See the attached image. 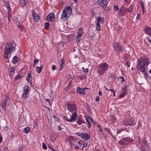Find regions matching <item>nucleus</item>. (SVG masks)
<instances>
[{
  "label": "nucleus",
  "mask_w": 151,
  "mask_h": 151,
  "mask_svg": "<svg viewBox=\"0 0 151 151\" xmlns=\"http://www.w3.org/2000/svg\"><path fill=\"white\" fill-rule=\"evenodd\" d=\"M150 62L149 58L142 57L139 58L137 61L136 68L138 71L143 73L146 77L148 76L147 70L148 69V66Z\"/></svg>",
  "instance_id": "f257e3e1"
},
{
  "label": "nucleus",
  "mask_w": 151,
  "mask_h": 151,
  "mask_svg": "<svg viewBox=\"0 0 151 151\" xmlns=\"http://www.w3.org/2000/svg\"><path fill=\"white\" fill-rule=\"evenodd\" d=\"M16 46V44L13 42H11L6 45L4 49L6 58H8L9 57H10V55L9 56V54L11 53V51L13 52L15 50Z\"/></svg>",
  "instance_id": "f03ea898"
},
{
  "label": "nucleus",
  "mask_w": 151,
  "mask_h": 151,
  "mask_svg": "<svg viewBox=\"0 0 151 151\" xmlns=\"http://www.w3.org/2000/svg\"><path fill=\"white\" fill-rule=\"evenodd\" d=\"M71 12V8L68 6L65 7L63 10L60 20L65 22L67 21L69 18Z\"/></svg>",
  "instance_id": "7ed1b4c3"
},
{
  "label": "nucleus",
  "mask_w": 151,
  "mask_h": 151,
  "mask_svg": "<svg viewBox=\"0 0 151 151\" xmlns=\"http://www.w3.org/2000/svg\"><path fill=\"white\" fill-rule=\"evenodd\" d=\"M133 139L129 137H127L122 139L118 142L119 144L123 148L126 147L127 145L129 143L132 142Z\"/></svg>",
  "instance_id": "20e7f679"
},
{
  "label": "nucleus",
  "mask_w": 151,
  "mask_h": 151,
  "mask_svg": "<svg viewBox=\"0 0 151 151\" xmlns=\"http://www.w3.org/2000/svg\"><path fill=\"white\" fill-rule=\"evenodd\" d=\"M108 68V65L105 63H101L99 65L98 72L100 75H102Z\"/></svg>",
  "instance_id": "39448f33"
},
{
  "label": "nucleus",
  "mask_w": 151,
  "mask_h": 151,
  "mask_svg": "<svg viewBox=\"0 0 151 151\" xmlns=\"http://www.w3.org/2000/svg\"><path fill=\"white\" fill-rule=\"evenodd\" d=\"M133 6L130 5L129 7V8H127L124 6H122L119 10V12H118V14L121 16L124 15V14L126 12H132Z\"/></svg>",
  "instance_id": "423d86ee"
},
{
  "label": "nucleus",
  "mask_w": 151,
  "mask_h": 151,
  "mask_svg": "<svg viewBox=\"0 0 151 151\" xmlns=\"http://www.w3.org/2000/svg\"><path fill=\"white\" fill-rule=\"evenodd\" d=\"M75 134L81 137L83 139L88 140L90 139L89 134L86 132L83 133L78 132L75 133Z\"/></svg>",
  "instance_id": "0eeeda50"
},
{
  "label": "nucleus",
  "mask_w": 151,
  "mask_h": 151,
  "mask_svg": "<svg viewBox=\"0 0 151 151\" xmlns=\"http://www.w3.org/2000/svg\"><path fill=\"white\" fill-rule=\"evenodd\" d=\"M135 123L134 118L132 117L129 120L126 119L123 122V124L125 126L128 125H133Z\"/></svg>",
  "instance_id": "6e6552de"
},
{
  "label": "nucleus",
  "mask_w": 151,
  "mask_h": 151,
  "mask_svg": "<svg viewBox=\"0 0 151 151\" xmlns=\"http://www.w3.org/2000/svg\"><path fill=\"white\" fill-rule=\"evenodd\" d=\"M77 114L76 111L73 112L72 114V115L70 116V118L68 119L67 117L64 116V118L68 122H73L76 120V118L77 117Z\"/></svg>",
  "instance_id": "1a4fd4ad"
},
{
  "label": "nucleus",
  "mask_w": 151,
  "mask_h": 151,
  "mask_svg": "<svg viewBox=\"0 0 151 151\" xmlns=\"http://www.w3.org/2000/svg\"><path fill=\"white\" fill-rule=\"evenodd\" d=\"M83 34V31L82 28L79 29L77 32L78 35L76 37V41L77 43H78L81 39V36Z\"/></svg>",
  "instance_id": "9d476101"
},
{
  "label": "nucleus",
  "mask_w": 151,
  "mask_h": 151,
  "mask_svg": "<svg viewBox=\"0 0 151 151\" xmlns=\"http://www.w3.org/2000/svg\"><path fill=\"white\" fill-rule=\"evenodd\" d=\"M67 108L69 111L73 112L77 110V108L74 104H69L67 105Z\"/></svg>",
  "instance_id": "9b49d317"
},
{
  "label": "nucleus",
  "mask_w": 151,
  "mask_h": 151,
  "mask_svg": "<svg viewBox=\"0 0 151 151\" xmlns=\"http://www.w3.org/2000/svg\"><path fill=\"white\" fill-rule=\"evenodd\" d=\"M32 14L33 20L35 22H38L39 19V17L38 15L33 10L32 11Z\"/></svg>",
  "instance_id": "f8f14e48"
},
{
  "label": "nucleus",
  "mask_w": 151,
  "mask_h": 151,
  "mask_svg": "<svg viewBox=\"0 0 151 151\" xmlns=\"http://www.w3.org/2000/svg\"><path fill=\"white\" fill-rule=\"evenodd\" d=\"M113 47L115 51H119L121 50L122 47L120 45L117 43L115 42L113 45Z\"/></svg>",
  "instance_id": "ddd939ff"
},
{
  "label": "nucleus",
  "mask_w": 151,
  "mask_h": 151,
  "mask_svg": "<svg viewBox=\"0 0 151 151\" xmlns=\"http://www.w3.org/2000/svg\"><path fill=\"white\" fill-rule=\"evenodd\" d=\"M55 17V15L53 13L49 14L46 17V20L48 22H51L53 20Z\"/></svg>",
  "instance_id": "4468645a"
},
{
  "label": "nucleus",
  "mask_w": 151,
  "mask_h": 151,
  "mask_svg": "<svg viewBox=\"0 0 151 151\" xmlns=\"http://www.w3.org/2000/svg\"><path fill=\"white\" fill-rule=\"evenodd\" d=\"M145 32L149 35H151V28L148 26L145 27Z\"/></svg>",
  "instance_id": "2eb2a0df"
},
{
  "label": "nucleus",
  "mask_w": 151,
  "mask_h": 151,
  "mask_svg": "<svg viewBox=\"0 0 151 151\" xmlns=\"http://www.w3.org/2000/svg\"><path fill=\"white\" fill-rule=\"evenodd\" d=\"M87 89V88H86L85 89H82L78 88L76 91L77 92L79 93L82 94H85V90Z\"/></svg>",
  "instance_id": "dca6fc26"
},
{
  "label": "nucleus",
  "mask_w": 151,
  "mask_h": 151,
  "mask_svg": "<svg viewBox=\"0 0 151 151\" xmlns=\"http://www.w3.org/2000/svg\"><path fill=\"white\" fill-rule=\"evenodd\" d=\"M26 79L27 81H29L30 85L32 84V76L31 74H28L26 76Z\"/></svg>",
  "instance_id": "f3484780"
},
{
  "label": "nucleus",
  "mask_w": 151,
  "mask_h": 151,
  "mask_svg": "<svg viewBox=\"0 0 151 151\" xmlns=\"http://www.w3.org/2000/svg\"><path fill=\"white\" fill-rule=\"evenodd\" d=\"M108 3V1L106 0H102L101 2L100 5L104 9V7L106 6Z\"/></svg>",
  "instance_id": "a211bd4d"
},
{
  "label": "nucleus",
  "mask_w": 151,
  "mask_h": 151,
  "mask_svg": "<svg viewBox=\"0 0 151 151\" xmlns=\"http://www.w3.org/2000/svg\"><path fill=\"white\" fill-rule=\"evenodd\" d=\"M149 147L148 144L142 146H141L142 149L143 151H149Z\"/></svg>",
  "instance_id": "6ab92c4d"
},
{
  "label": "nucleus",
  "mask_w": 151,
  "mask_h": 151,
  "mask_svg": "<svg viewBox=\"0 0 151 151\" xmlns=\"http://www.w3.org/2000/svg\"><path fill=\"white\" fill-rule=\"evenodd\" d=\"M30 90V87L28 86H25L23 88L24 93H28Z\"/></svg>",
  "instance_id": "aec40b11"
},
{
  "label": "nucleus",
  "mask_w": 151,
  "mask_h": 151,
  "mask_svg": "<svg viewBox=\"0 0 151 151\" xmlns=\"http://www.w3.org/2000/svg\"><path fill=\"white\" fill-rule=\"evenodd\" d=\"M59 62L60 63V68L59 69V70H61L63 69L64 65V60L63 59H62Z\"/></svg>",
  "instance_id": "412c9836"
},
{
  "label": "nucleus",
  "mask_w": 151,
  "mask_h": 151,
  "mask_svg": "<svg viewBox=\"0 0 151 151\" xmlns=\"http://www.w3.org/2000/svg\"><path fill=\"white\" fill-rule=\"evenodd\" d=\"M26 3L25 1L24 0H20L19 5L22 7L26 5Z\"/></svg>",
  "instance_id": "4be33fe9"
},
{
  "label": "nucleus",
  "mask_w": 151,
  "mask_h": 151,
  "mask_svg": "<svg viewBox=\"0 0 151 151\" xmlns=\"http://www.w3.org/2000/svg\"><path fill=\"white\" fill-rule=\"evenodd\" d=\"M97 22L99 23H101L103 24L104 23V19L102 17H98L97 18Z\"/></svg>",
  "instance_id": "5701e85b"
},
{
  "label": "nucleus",
  "mask_w": 151,
  "mask_h": 151,
  "mask_svg": "<svg viewBox=\"0 0 151 151\" xmlns=\"http://www.w3.org/2000/svg\"><path fill=\"white\" fill-rule=\"evenodd\" d=\"M15 69L12 68H10L9 69V75L11 76L14 73Z\"/></svg>",
  "instance_id": "b1692460"
},
{
  "label": "nucleus",
  "mask_w": 151,
  "mask_h": 151,
  "mask_svg": "<svg viewBox=\"0 0 151 151\" xmlns=\"http://www.w3.org/2000/svg\"><path fill=\"white\" fill-rule=\"evenodd\" d=\"M13 59L12 61L14 64L16 63L19 60V59L16 56H14Z\"/></svg>",
  "instance_id": "393cba45"
},
{
  "label": "nucleus",
  "mask_w": 151,
  "mask_h": 151,
  "mask_svg": "<svg viewBox=\"0 0 151 151\" xmlns=\"http://www.w3.org/2000/svg\"><path fill=\"white\" fill-rule=\"evenodd\" d=\"M42 68L43 66L42 65H41L40 67H37L36 69L37 72L38 73H40Z\"/></svg>",
  "instance_id": "a878e982"
},
{
  "label": "nucleus",
  "mask_w": 151,
  "mask_h": 151,
  "mask_svg": "<svg viewBox=\"0 0 151 151\" xmlns=\"http://www.w3.org/2000/svg\"><path fill=\"white\" fill-rule=\"evenodd\" d=\"M141 6L142 10V11L143 13H144L145 12V7L144 3L142 1L141 2Z\"/></svg>",
  "instance_id": "bb28decb"
},
{
  "label": "nucleus",
  "mask_w": 151,
  "mask_h": 151,
  "mask_svg": "<svg viewBox=\"0 0 151 151\" xmlns=\"http://www.w3.org/2000/svg\"><path fill=\"white\" fill-rule=\"evenodd\" d=\"M123 92L126 93L127 91V86H125L122 89Z\"/></svg>",
  "instance_id": "cd10ccee"
},
{
  "label": "nucleus",
  "mask_w": 151,
  "mask_h": 151,
  "mask_svg": "<svg viewBox=\"0 0 151 151\" xmlns=\"http://www.w3.org/2000/svg\"><path fill=\"white\" fill-rule=\"evenodd\" d=\"M29 127H27L24 129V132L25 133H28L29 131Z\"/></svg>",
  "instance_id": "c85d7f7f"
},
{
  "label": "nucleus",
  "mask_w": 151,
  "mask_h": 151,
  "mask_svg": "<svg viewBox=\"0 0 151 151\" xmlns=\"http://www.w3.org/2000/svg\"><path fill=\"white\" fill-rule=\"evenodd\" d=\"M147 141L145 139H143L142 140V146L148 144L147 143Z\"/></svg>",
  "instance_id": "c756f323"
},
{
  "label": "nucleus",
  "mask_w": 151,
  "mask_h": 151,
  "mask_svg": "<svg viewBox=\"0 0 151 151\" xmlns=\"http://www.w3.org/2000/svg\"><path fill=\"white\" fill-rule=\"evenodd\" d=\"M16 25H17L19 28V30L21 31H23V27L20 25L19 23H17Z\"/></svg>",
  "instance_id": "7c9ffc66"
},
{
  "label": "nucleus",
  "mask_w": 151,
  "mask_h": 151,
  "mask_svg": "<svg viewBox=\"0 0 151 151\" xmlns=\"http://www.w3.org/2000/svg\"><path fill=\"white\" fill-rule=\"evenodd\" d=\"M28 93H23L22 96L24 99H26L28 97Z\"/></svg>",
  "instance_id": "2f4dec72"
},
{
  "label": "nucleus",
  "mask_w": 151,
  "mask_h": 151,
  "mask_svg": "<svg viewBox=\"0 0 151 151\" xmlns=\"http://www.w3.org/2000/svg\"><path fill=\"white\" fill-rule=\"evenodd\" d=\"M100 29V27L99 26V23L98 22L96 23V29L98 31H99Z\"/></svg>",
  "instance_id": "473e14b6"
},
{
  "label": "nucleus",
  "mask_w": 151,
  "mask_h": 151,
  "mask_svg": "<svg viewBox=\"0 0 151 151\" xmlns=\"http://www.w3.org/2000/svg\"><path fill=\"white\" fill-rule=\"evenodd\" d=\"M6 104V101H4L1 104V106H2V107L3 108V109L4 110H5L6 109V108L5 107Z\"/></svg>",
  "instance_id": "72a5a7b5"
},
{
  "label": "nucleus",
  "mask_w": 151,
  "mask_h": 151,
  "mask_svg": "<svg viewBox=\"0 0 151 151\" xmlns=\"http://www.w3.org/2000/svg\"><path fill=\"white\" fill-rule=\"evenodd\" d=\"M84 122V121L82 119H79L77 122V123L79 125H80L81 123Z\"/></svg>",
  "instance_id": "f704fd0d"
},
{
  "label": "nucleus",
  "mask_w": 151,
  "mask_h": 151,
  "mask_svg": "<svg viewBox=\"0 0 151 151\" xmlns=\"http://www.w3.org/2000/svg\"><path fill=\"white\" fill-rule=\"evenodd\" d=\"M111 120L112 122H115L116 120V119L115 118V116H111Z\"/></svg>",
  "instance_id": "c9c22d12"
},
{
  "label": "nucleus",
  "mask_w": 151,
  "mask_h": 151,
  "mask_svg": "<svg viewBox=\"0 0 151 151\" xmlns=\"http://www.w3.org/2000/svg\"><path fill=\"white\" fill-rule=\"evenodd\" d=\"M50 26V23L49 22H46L45 24V28L46 29H48Z\"/></svg>",
  "instance_id": "e433bc0d"
},
{
  "label": "nucleus",
  "mask_w": 151,
  "mask_h": 151,
  "mask_svg": "<svg viewBox=\"0 0 151 151\" xmlns=\"http://www.w3.org/2000/svg\"><path fill=\"white\" fill-rule=\"evenodd\" d=\"M22 76L20 75H17L16 76L15 79L16 80H17L19 79H20L22 78Z\"/></svg>",
  "instance_id": "4c0bfd02"
},
{
  "label": "nucleus",
  "mask_w": 151,
  "mask_h": 151,
  "mask_svg": "<svg viewBox=\"0 0 151 151\" xmlns=\"http://www.w3.org/2000/svg\"><path fill=\"white\" fill-rule=\"evenodd\" d=\"M73 145L74 146V147L76 149L78 150L79 148V146H77L76 145H74L73 144H71V147H73Z\"/></svg>",
  "instance_id": "58836bf2"
},
{
  "label": "nucleus",
  "mask_w": 151,
  "mask_h": 151,
  "mask_svg": "<svg viewBox=\"0 0 151 151\" xmlns=\"http://www.w3.org/2000/svg\"><path fill=\"white\" fill-rule=\"evenodd\" d=\"M7 8L8 9V13L10 14L11 12V9L9 5L7 6Z\"/></svg>",
  "instance_id": "ea45409f"
},
{
  "label": "nucleus",
  "mask_w": 151,
  "mask_h": 151,
  "mask_svg": "<svg viewBox=\"0 0 151 151\" xmlns=\"http://www.w3.org/2000/svg\"><path fill=\"white\" fill-rule=\"evenodd\" d=\"M126 93H124L123 92L119 96V97L120 98H123L124 97L125 95L126 94Z\"/></svg>",
  "instance_id": "a19ab883"
},
{
  "label": "nucleus",
  "mask_w": 151,
  "mask_h": 151,
  "mask_svg": "<svg viewBox=\"0 0 151 151\" xmlns=\"http://www.w3.org/2000/svg\"><path fill=\"white\" fill-rule=\"evenodd\" d=\"M88 118L90 120L91 122H92L93 124H94V123L95 122H94V120L92 119V118L91 117H89Z\"/></svg>",
  "instance_id": "79ce46f5"
},
{
  "label": "nucleus",
  "mask_w": 151,
  "mask_h": 151,
  "mask_svg": "<svg viewBox=\"0 0 151 151\" xmlns=\"http://www.w3.org/2000/svg\"><path fill=\"white\" fill-rule=\"evenodd\" d=\"M42 148L44 150H46L47 148V146L44 143H42Z\"/></svg>",
  "instance_id": "37998d69"
},
{
  "label": "nucleus",
  "mask_w": 151,
  "mask_h": 151,
  "mask_svg": "<svg viewBox=\"0 0 151 151\" xmlns=\"http://www.w3.org/2000/svg\"><path fill=\"white\" fill-rule=\"evenodd\" d=\"M11 18V15L10 14L8 13L7 18H8V20L9 21L10 20Z\"/></svg>",
  "instance_id": "c03bdc74"
},
{
  "label": "nucleus",
  "mask_w": 151,
  "mask_h": 151,
  "mask_svg": "<svg viewBox=\"0 0 151 151\" xmlns=\"http://www.w3.org/2000/svg\"><path fill=\"white\" fill-rule=\"evenodd\" d=\"M136 138L137 139L139 143V144H140L141 142V138L140 137L137 136Z\"/></svg>",
  "instance_id": "a18cd8bd"
},
{
  "label": "nucleus",
  "mask_w": 151,
  "mask_h": 151,
  "mask_svg": "<svg viewBox=\"0 0 151 151\" xmlns=\"http://www.w3.org/2000/svg\"><path fill=\"white\" fill-rule=\"evenodd\" d=\"M86 121L88 124V127H91V124L89 121L88 119H86Z\"/></svg>",
  "instance_id": "49530a36"
},
{
  "label": "nucleus",
  "mask_w": 151,
  "mask_h": 151,
  "mask_svg": "<svg viewBox=\"0 0 151 151\" xmlns=\"http://www.w3.org/2000/svg\"><path fill=\"white\" fill-rule=\"evenodd\" d=\"M109 9V7L108 6H106L105 8H104V9L105 11H107Z\"/></svg>",
  "instance_id": "de8ad7c7"
},
{
  "label": "nucleus",
  "mask_w": 151,
  "mask_h": 151,
  "mask_svg": "<svg viewBox=\"0 0 151 151\" xmlns=\"http://www.w3.org/2000/svg\"><path fill=\"white\" fill-rule=\"evenodd\" d=\"M114 9L116 10H118L119 9V7L116 5H115L114 6Z\"/></svg>",
  "instance_id": "09e8293b"
},
{
  "label": "nucleus",
  "mask_w": 151,
  "mask_h": 151,
  "mask_svg": "<svg viewBox=\"0 0 151 151\" xmlns=\"http://www.w3.org/2000/svg\"><path fill=\"white\" fill-rule=\"evenodd\" d=\"M105 129H106V131L109 133H110V134L112 136V134H111V132H110V131L109 130V129H106V128H105Z\"/></svg>",
  "instance_id": "8fccbe9b"
},
{
  "label": "nucleus",
  "mask_w": 151,
  "mask_h": 151,
  "mask_svg": "<svg viewBox=\"0 0 151 151\" xmlns=\"http://www.w3.org/2000/svg\"><path fill=\"white\" fill-rule=\"evenodd\" d=\"M126 65L129 67L130 65V63L129 61H127L126 63Z\"/></svg>",
  "instance_id": "3c124183"
},
{
  "label": "nucleus",
  "mask_w": 151,
  "mask_h": 151,
  "mask_svg": "<svg viewBox=\"0 0 151 151\" xmlns=\"http://www.w3.org/2000/svg\"><path fill=\"white\" fill-rule=\"evenodd\" d=\"M52 70H55L56 69V66L55 65H52Z\"/></svg>",
  "instance_id": "603ef678"
},
{
  "label": "nucleus",
  "mask_w": 151,
  "mask_h": 151,
  "mask_svg": "<svg viewBox=\"0 0 151 151\" xmlns=\"http://www.w3.org/2000/svg\"><path fill=\"white\" fill-rule=\"evenodd\" d=\"M94 125L95 126L96 125L99 128L101 127L100 126L99 124H97L96 123H94Z\"/></svg>",
  "instance_id": "864d4df0"
},
{
  "label": "nucleus",
  "mask_w": 151,
  "mask_h": 151,
  "mask_svg": "<svg viewBox=\"0 0 151 151\" xmlns=\"http://www.w3.org/2000/svg\"><path fill=\"white\" fill-rule=\"evenodd\" d=\"M100 100V98L99 96H97L95 100L96 102L99 101Z\"/></svg>",
  "instance_id": "5fc2aeb1"
},
{
  "label": "nucleus",
  "mask_w": 151,
  "mask_h": 151,
  "mask_svg": "<svg viewBox=\"0 0 151 151\" xmlns=\"http://www.w3.org/2000/svg\"><path fill=\"white\" fill-rule=\"evenodd\" d=\"M122 130V129H117V134H119L121 132Z\"/></svg>",
  "instance_id": "6e6d98bb"
},
{
  "label": "nucleus",
  "mask_w": 151,
  "mask_h": 151,
  "mask_svg": "<svg viewBox=\"0 0 151 151\" xmlns=\"http://www.w3.org/2000/svg\"><path fill=\"white\" fill-rule=\"evenodd\" d=\"M39 60L38 59H36L34 60V63L35 64L36 63H38L39 62Z\"/></svg>",
  "instance_id": "4d7b16f0"
},
{
  "label": "nucleus",
  "mask_w": 151,
  "mask_h": 151,
  "mask_svg": "<svg viewBox=\"0 0 151 151\" xmlns=\"http://www.w3.org/2000/svg\"><path fill=\"white\" fill-rule=\"evenodd\" d=\"M3 150L4 151H8L7 148L6 147H4Z\"/></svg>",
  "instance_id": "13d9d810"
},
{
  "label": "nucleus",
  "mask_w": 151,
  "mask_h": 151,
  "mask_svg": "<svg viewBox=\"0 0 151 151\" xmlns=\"http://www.w3.org/2000/svg\"><path fill=\"white\" fill-rule=\"evenodd\" d=\"M83 147H87V143H84L83 145Z\"/></svg>",
  "instance_id": "bf43d9fd"
},
{
  "label": "nucleus",
  "mask_w": 151,
  "mask_h": 151,
  "mask_svg": "<svg viewBox=\"0 0 151 151\" xmlns=\"http://www.w3.org/2000/svg\"><path fill=\"white\" fill-rule=\"evenodd\" d=\"M88 69L87 68H86L85 69V70H83V71L84 72H88Z\"/></svg>",
  "instance_id": "052dcab7"
},
{
  "label": "nucleus",
  "mask_w": 151,
  "mask_h": 151,
  "mask_svg": "<svg viewBox=\"0 0 151 151\" xmlns=\"http://www.w3.org/2000/svg\"><path fill=\"white\" fill-rule=\"evenodd\" d=\"M146 39L147 40V41L148 42H149L151 43V40L148 37H146Z\"/></svg>",
  "instance_id": "680f3d73"
},
{
  "label": "nucleus",
  "mask_w": 151,
  "mask_h": 151,
  "mask_svg": "<svg viewBox=\"0 0 151 151\" xmlns=\"http://www.w3.org/2000/svg\"><path fill=\"white\" fill-rule=\"evenodd\" d=\"M14 22H16V24L17 23H18V22H17V18H15V19H14Z\"/></svg>",
  "instance_id": "e2e57ef3"
},
{
  "label": "nucleus",
  "mask_w": 151,
  "mask_h": 151,
  "mask_svg": "<svg viewBox=\"0 0 151 151\" xmlns=\"http://www.w3.org/2000/svg\"><path fill=\"white\" fill-rule=\"evenodd\" d=\"M46 101H47V102L48 103H49V104L50 105H51V104H50V101H49V99H45Z\"/></svg>",
  "instance_id": "0e129e2a"
},
{
  "label": "nucleus",
  "mask_w": 151,
  "mask_h": 151,
  "mask_svg": "<svg viewBox=\"0 0 151 151\" xmlns=\"http://www.w3.org/2000/svg\"><path fill=\"white\" fill-rule=\"evenodd\" d=\"M96 4H101V3H100V1L99 0H97L96 2Z\"/></svg>",
  "instance_id": "69168bd1"
},
{
  "label": "nucleus",
  "mask_w": 151,
  "mask_h": 151,
  "mask_svg": "<svg viewBox=\"0 0 151 151\" xmlns=\"http://www.w3.org/2000/svg\"><path fill=\"white\" fill-rule=\"evenodd\" d=\"M23 147H20L18 151H22V150H23Z\"/></svg>",
  "instance_id": "338daca9"
},
{
  "label": "nucleus",
  "mask_w": 151,
  "mask_h": 151,
  "mask_svg": "<svg viewBox=\"0 0 151 151\" xmlns=\"http://www.w3.org/2000/svg\"><path fill=\"white\" fill-rule=\"evenodd\" d=\"M139 14H138L137 15V16L136 17L137 19H139L140 17H139Z\"/></svg>",
  "instance_id": "774afa93"
}]
</instances>
